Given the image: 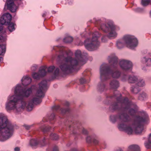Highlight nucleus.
Listing matches in <instances>:
<instances>
[{
    "label": "nucleus",
    "instance_id": "54",
    "mask_svg": "<svg viewBox=\"0 0 151 151\" xmlns=\"http://www.w3.org/2000/svg\"><path fill=\"white\" fill-rule=\"evenodd\" d=\"M96 22L97 23V24H100V23H99V22H100V21L99 20H98L97 21H96Z\"/></svg>",
    "mask_w": 151,
    "mask_h": 151
},
{
    "label": "nucleus",
    "instance_id": "31",
    "mask_svg": "<svg viewBox=\"0 0 151 151\" xmlns=\"http://www.w3.org/2000/svg\"><path fill=\"white\" fill-rule=\"evenodd\" d=\"M50 128V127L49 126H44L41 128V130L42 131L45 132L48 131Z\"/></svg>",
    "mask_w": 151,
    "mask_h": 151
},
{
    "label": "nucleus",
    "instance_id": "56",
    "mask_svg": "<svg viewBox=\"0 0 151 151\" xmlns=\"http://www.w3.org/2000/svg\"><path fill=\"white\" fill-rule=\"evenodd\" d=\"M43 17H44V14H43V15H42Z\"/></svg>",
    "mask_w": 151,
    "mask_h": 151
},
{
    "label": "nucleus",
    "instance_id": "23",
    "mask_svg": "<svg viewBox=\"0 0 151 151\" xmlns=\"http://www.w3.org/2000/svg\"><path fill=\"white\" fill-rule=\"evenodd\" d=\"M105 88V85L102 82L100 83L98 85V89L100 92H102L104 91Z\"/></svg>",
    "mask_w": 151,
    "mask_h": 151
},
{
    "label": "nucleus",
    "instance_id": "3",
    "mask_svg": "<svg viewBox=\"0 0 151 151\" xmlns=\"http://www.w3.org/2000/svg\"><path fill=\"white\" fill-rule=\"evenodd\" d=\"M35 87L34 86H32L27 90L23 89L20 85H17L15 89V94L8 98L5 104L6 110H16L19 111L24 109L27 103L23 100V98L28 97Z\"/></svg>",
    "mask_w": 151,
    "mask_h": 151
},
{
    "label": "nucleus",
    "instance_id": "50",
    "mask_svg": "<svg viewBox=\"0 0 151 151\" xmlns=\"http://www.w3.org/2000/svg\"><path fill=\"white\" fill-rule=\"evenodd\" d=\"M20 149L18 147H16L14 149V150L15 151H19Z\"/></svg>",
    "mask_w": 151,
    "mask_h": 151
},
{
    "label": "nucleus",
    "instance_id": "1",
    "mask_svg": "<svg viewBox=\"0 0 151 151\" xmlns=\"http://www.w3.org/2000/svg\"><path fill=\"white\" fill-rule=\"evenodd\" d=\"M110 119L113 123L118 121V127L119 130L124 131L129 134H132L133 130L137 134L141 133L143 129L144 125L149 120L148 115L144 112H139V115L135 116L132 125L133 128L130 125L126 124L131 121V118L124 112L119 113L116 115H111L110 116Z\"/></svg>",
    "mask_w": 151,
    "mask_h": 151
},
{
    "label": "nucleus",
    "instance_id": "53",
    "mask_svg": "<svg viewBox=\"0 0 151 151\" xmlns=\"http://www.w3.org/2000/svg\"><path fill=\"white\" fill-rule=\"evenodd\" d=\"M69 103L68 102H66L65 104V105L66 106H68L69 105Z\"/></svg>",
    "mask_w": 151,
    "mask_h": 151
},
{
    "label": "nucleus",
    "instance_id": "9",
    "mask_svg": "<svg viewBox=\"0 0 151 151\" xmlns=\"http://www.w3.org/2000/svg\"><path fill=\"white\" fill-rule=\"evenodd\" d=\"M100 35L98 32H94L92 35V38L90 42L89 39L85 41V46L86 48L89 51H92L96 49L99 45V42L98 41V38Z\"/></svg>",
    "mask_w": 151,
    "mask_h": 151
},
{
    "label": "nucleus",
    "instance_id": "19",
    "mask_svg": "<svg viewBox=\"0 0 151 151\" xmlns=\"http://www.w3.org/2000/svg\"><path fill=\"white\" fill-rule=\"evenodd\" d=\"M138 78L137 77L134 75H129L128 77V82L130 83H134L137 81Z\"/></svg>",
    "mask_w": 151,
    "mask_h": 151
},
{
    "label": "nucleus",
    "instance_id": "8",
    "mask_svg": "<svg viewBox=\"0 0 151 151\" xmlns=\"http://www.w3.org/2000/svg\"><path fill=\"white\" fill-rule=\"evenodd\" d=\"M100 73V78L102 80L109 78L110 74L114 78H119L121 74V72L117 70H113L110 73L109 67L106 64H104L101 66Z\"/></svg>",
    "mask_w": 151,
    "mask_h": 151
},
{
    "label": "nucleus",
    "instance_id": "51",
    "mask_svg": "<svg viewBox=\"0 0 151 151\" xmlns=\"http://www.w3.org/2000/svg\"><path fill=\"white\" fill-rule=\"evenodd\" d=\"M45 139L44 138V139L42 141V143H43L42 144V146H44L45 145Z\"/></svg>",
    "mask_w": 151,
    "mask_h": 151
},
{
    "label": "nucleus",
    "instance_id": "30",
    "mask_svg": "<svg viewBox=\"0 0 151 151\" xmlns=\"http://www.w3.org/2000/svg\"><path fill=\"white\" fill-rule=\"evenodd\" d=\"M3 29L1 30L0 31V34H1V31ZM6 38V34L4 33L3 34H1L0 35V40L1 42H3L4 41Z\"/></svg>",
    "mask_w": 151,
    "mask_h": 151
},
{
    "label": "nucleus",
    "instance_id": "37",
    "mask_svg": "<svg viewBox=\"0 0 151 151\" xmlns=\"http://www.w3.org/2000/svg\"><path fill=\"white\" fill-rule=\"evenodd\" d=\"M55 68L54 66H51L49 67L48 68V71L49 72H52Z\"/></svg>",
    "mask_w": 151,
    "mask_h": 151
},
{
    "label": "nucleus",
    "instance_id": "7",
    "mask_svg": "<svg viewBox=\"0 0 151 151\" xmlns=\"http://www.w3.org/2000/svg\"><path fill=\"white\" fill-rule=\"evenodd\" d=\"M138 41L136 38L133 36L127 35L117 41L116 46L118 48L121 49L125 45L128 47L132 49L136 47Z\"/></svg>",
    "mask_w": 151,
    "mask_h": 151
},
{
    "label": "nucleus",
    "instance_id": "32",
    "mask_svg": "<svg viewBox=\"0 0 151 151\" xmlns=\"http://www.w3.org/2000/svg\"><path fill=\"white\" fill-rule=\"evenodd\" d=\"M50 138L53 140H57L58 138V137L56 134L52 133L50 135Z\"/></svg>",
    "mask_w": 151,
    "mask_h": 151
},
{
    "label": "nucleus",
    "instance_id": "45",
    "mask_svg": "<svg viewBox=\"0 0 151 151\" xmlns=\"http://www.w3.org/2000/svg\"><path fill=\"white\" fill-rule=\"evenodd\" d=\"M80 81L81 84H83L85 82L86 80L84 79L81 78L80 79Z\"/></svg>",
    "mask_w": 151,
    "mask_h": 151
},
{
    "label": "nucleus",
    "instance_id": "55",
    "mask_svg": "<svg viewBox=\"0 0 151 151\" xmlns=\"http://www.w3.org/2000/svg\"><path fill=\"white\" fill-rule=\"evenodd\" d=\"M11 10V12H16V10Z\"/></svg>",
    "mask_w": 151,
    "mask_h": 151
},
{
    "label": "nucleus",
    "instance_id": "49",
    "mask_svg": "<svg viewBox=\"0 0 151 151\" xmlns=\"http://www.w3.org/2000/svg\"><path fill=\"white\" fill-rule=\"evenodd\" d=\"M148 142L151 144V134L150 135V137L148 139Z\"/></svg>",
    "mask_w": 151,
    "mask_h": 151
},
{
    "label": "nucleus",
    "instance_id": "47",
    "mask_svg": "<svg viewBox=\"0 0 151 151\" xmlns=\"http://www.w3.org/2000/svg\"><path fill=\"white\" fill-rule=\"evenodd\" d=\"M82 132H83V133L84 134H86L88 133L86 129H83Z\"/></svg>",
    "mask_w": 151,
    "mask_h": 151
},
{
    "label": "nucleus",
    "instance_id": "25",
    "mask_svg": "<svg viewBox=\"0 0 151 151\" xmlns=\"http://www.w3.org/2000/svg\"><path fill=\"white\" fill-rule=\"evenodd\" d=\"M38 144V142L36 139H32L30 141V144L32 147L37 146Z\"/></svg>",
    "mask_w": 151,
    "mask_h": 151
},
{
    "label": "nucleus",
    "instance_id": "11",
    "mask_svg": "<svg viewBox=\"0 0 151 151\" xmlns=\"http://www.w3.org/2000/svg\"><path fill=\"white\" fill-rule=\"evenodd\" d=\"M12 16L9 13H6L3 14L1 17L0 19V24L3 27L2 25H7L11 22L12 20Z\"/></svg>",
    "mask_w": 151,
    "mask_h": 151
},
{
    "label": "nucleus",
    "instance_id": "6",
    "mask_svg": "<svg viewBox=\"0 0 151 151\" xmlns=\"http://www.w3.org/2000/svg\"><path fill=\"white\" fill-rule=\"evenodd\" d=\"M14 127L5 119L0 118V140L4 141L9 139L12 135Z\"/></svg>",
    "mask_w": 151,
    "mask_h": 151
},
{
    "label": "nucleus",
    "instance_id": "26",
    "mask_svg": "<svg viewBox=\"0 0 151 151\" xmlns=\"http://www.w3.org/2000/svg\"><path fill=\"white\" fill-rule=\"evenodd\" d=\"M137 86L139 87H143L145 85V81L142 79H139L137 80Z\"/></svg>",
    "mask_w": 151,
    "mask_h": 151
},
{
    "label": "nucleus",
    "instance_id": "34",
    "mask_svg": "<svg viewBox=\"0 0 151 151\" xmlns=\"http://www.w3.org/2000/svg\"><path fill=\"white\" fill-rule=\"evenodd\" d=\"M129 76L124 74L122 75V80L123 81H126V80H128V77Z\"/></svg>",
    "mask_w": 151,
    "mask_h": 151
},
{
    "label": "nucleus",
    "instance_id": "2",
    "mask_svg": "<svg viewBox=\"0 0 151 151\" xmlns=\"http://www.w3.org/2000/svg\"><path fill=\"white\" fill-rule=\"evenodd\" d=\"M73 54L72 52L70 50L65 51L62 48H60V54L58 57L63 62L60 67L61 70L65 73H70L78 65H83L86 63L85 57L82 55L80 50H78L76 51L75 58H73L68 55Z\"/></svg>",
    "mask_w": 151,
    "mask_h": 151
},
{
    "label": "nucleus",
    "instance_id": "13",
    "mask_svg": "<svg viewBox=\"0 0 151 151\" xmlns=\"http://www.w3.org/2000/svg\"><path fill=\"white\" fill-rule=\"evenodd\" d=\"M46 72L45 69H40L39 74L36 73H33L32 74L33 78L35 79H39L41 77L45 76L46 74Z\"/></svg>",
    "mask_w": 151,
    "mask_h": 151
},
{
    "label": "nucleus",
    "instance_id": "39",
    "mask_svg": "<svg viewBox=\"0 0 151 151\" xmlns=\"http://www.w3.org/2000/svg\"><path fill=\"white\" fill-rule=\"evenodd\" d=\"M59 69L58 68H57L55 70L54 73V75L55 76H57L59 74Z\"/></svg>",
    "mask_w": 151,
    "mask_h": 151
},
{
    "label": "nucleus",
    "instance_id": "15",
    "mask_svg": "<svg viewBox=\"0 0 151 151\" xmlns=\"http://www.w3.org/2000/svg\"><path fill=\"white\" fill-rule=\"evenodd\" d=\"M6 4L7 5L8 9H17L18 8V6H16L14 4L12 0H6Z\"/></svg>",
    "mask_w": 151,
    "mask_h": 151
},
{
    "label": "nucleus",
    "instance_id": "21",
    "mask_svg": "<svg viewBox=\"0 0 151 151\" xmlns=\"http://www.w3.org/2000/svg\"><path fill=\"white\" fill-rule=\"evenodd\" d=\"M6 51V46L4 45H0V55H3ZM3 58L2 57H0V62L2 61Z\"/></svg>",
    "mask_w": 151,
    "mask_h": 151
},
{
    "label": "nucleus",
    "instance_id": "44",
    "mask_svg": "<svg viewBox=\"0 0 151 151\" xmlns=\"http://www.w3.org/2000/svg\"><path fill=\"white\" fill-rule=\"evenodd\" d=\"M55 117V114L54 113L52 114L49 117L50 119L53 120L54 119Z\"/></svg>",
    "mask_w": 151,
    "mask_h": 151
},
{
    "label": "nucleus",
    "instance_id": "29",
    "mask_svg": "<svg viewBox=\"0 0 151 151\" xmlns=\"http://www.w3.org/2000/svg\"><path fill=\"white\" fill-rule=\"evenodd\" d=\"M73 38L70 37H66L64 39V42L66 43L71 42L73 41Z\"/></svg>",
    "mask_w": 151,
    "mask_h": 151
},
{
    "label": "nucleus",
    "instance_id": "40",
    "mask_svg": "<svg viewBox=\"0 0 151 151\" xmlns=\"http://www.w3.org/2000/svg\"><path fill=\"white\" fill-rule=\"evenodd\" d=\"M60 108V106L58 105L55 106H53L52 109L54 111H57Z\"/></svg>",
    "mask_w": 151,
    "mask_h": 151
},
{
    "label": "nucleus",
    "instance_id": "52",
    "mask_svg": "<svg viewBox=\"0 0 151 151\" xmlns=\"http://www.w3.org/2000/svg\"><path fill=\"white\" fill-rule=\"evenodd\" d=\"M115 151H123V150H122V149L118 148V149H116Z\"/></svg>",
    "mask_w": 151,
    "mask_h": 151
},
{
    "label": "nucleus",
    "instance_id": "18",
    "mask_svg": "<svg viewBox=\"0 0 151 151\" xmlns=\"http://www.w3.org/2000/svg\"><path fill=\"white\" fill-rule=\"evenodd\" d=\"M127 151H140V148L137 145H131L128 147Z\"/></svg>",
    "mask_w": 151,
    "mask_h": 151
},
{
    "label": "nucleus",
    "instance_id": "20",
    "mask_svg": "<svg viewBox=\"0 0 151 151\" xmlns=\"http://www.w3.org/2000/svg\"><path fill=\"white\" fill-rule=\"evenodd\" d=\"M142 62L147 66L151 65V59L148 58L144 57L142 60Z\"/></svg>",
    "mask_w": 151,
    "mask_h": 151
},
{
    "label": "nucleus",
    "instance_id": "58",
    "mask_svg": "<svg viewBox=\"0 0 151 151\" xmlns=\"http://www.w3.org/2000/svg\"><path fill=\"white\" fill-rule=\"evenodd\" d=\"M150 2H151V1H150Z\"/></svg>",
    "mask_w": 151,
    "mask_h": 151
},
{
    "label": "nucleus",
    "instance_id": "27",
    "mask_svg": "<svg viewBox=\"0 0 151 151\" xmlns=\"http://www.w3.org/2000/svg\"><path fill=\"white\" fill-rule=\"evenodd\" d=\"M131 91L134 93L137 94L140 91V89L137 87L133 86L132 87Z\"/></svg>",
    "mask_w": 151,
    "mask_h": 151
},
{
    "label": "nucleus",
    "instance_id": "16",
    "mask_svg": "<svg viewBox=\"0 0 151 151\" xmlns=\"http://www.w3.org/2000/svg\"><path fill=\"white\" fill-rule=\"evenodd\" d=\"M109 85L111 89H115L119 87V83L116 80H113L111 81Z\"/></svg>",
    "mask_w": 151,
    "mask_h": 151
},
{
    "label": "nucleus",
    "instance_id": "28",
    "mask_svg": "<svg viewBox=\"0 0 151 151\" xmlns=\"http://www.w3.org/2000/svg\"><path fill=\"white\" fill-rule=\"evenodd\" d=\"M150 0H141V4L144 6H147L150 3Z\"/></svg>",
    "mask_w": 151,
    "mask_h": 151
},
{
    "label": "nucleus",
    "instance_id": "17",
    "mask_svg": "<svg viewBox=\"0 0 151 151\" xmlns=\"http://www.w3.org/2000/svg\"><path fill=\"white\" fill-rule=\"evenodd\" d=\"M22 84L24 86H27L31 82V79L28 76L23 77L21 80Z\"/></svg>",
    "mask_w": 151,
    "mask_h": 151
},
{
    "label": "nucleus",
    "instance_id": "57",
    "mask_svg": "<svg viewBox=\"0 0 151 151\" xmlns=\"http://www.w3.org/2000/svg\"><path fill=\"white\" fill-rule=\"evenodd\" d=\"M42 74H43V73L42 72Z\"/></svg>",
    "mask_w": 151,
    "mask_h": 151
},
{
    "label": "nucleus",
    "instance_id": "38",
    "mask_svg": "<svg viewBox=\"0 0 151 151\" xmlns=\"http://www.w3.org/2000/svg\"><path fill=\"white\" fill-rule=\"evenodd\" d=\"M93 139L90 136L87 137L86 139L87 142L88 143H91L93 141Z\"/></svg>",
    "mask_w": 151,
    "mask_h": 151
},
{
    "label": "nucleus",
    "instance_id": "14",
    "mask_svg": "<svg viewBox=\"0 0 151 151\" xmlns=\"http://www.w3.org/2000/svg\"><path fill=\"white\" fill-rule=\"evenodd\" d=\"M109 63L111 64V65L114 68H116L118 65V59L115 56L112 57H109Z\"/></svg>",
    "mask_w": 151,
    "mask_h": 151
},
{
    "label": "nucleus",
    "instance_id": "43",
    "mask_svg": "<svg viewBox=\"0 0 151 151\" xmlns=\"http://www.w3.org/2000/svg\"><path fill=\"white\" fill-rule=\"evenodd\" d=\"M32 126V125L29 126L26 124H24L23 125V126L27 130L29 129Z\"/></svg>",
    "mask_w": 151,
    "mask_h": 151
},
{
    "label": "nucleus",
    "instance_id": "10",
    "mask_svg": "<svg viewBox=\"0 0 151 151\" xmlns=\"http://www.w3.org/2000/svg\"><path fill=\"white\" fill-rule=\"evenodd\" d=\"M100 28L106 32H108L110 31L108 35L109 37L115 36L116 35L115 31L118 30L119 29L118 27L116 26L112 23H109L106 24L101 25Z\"/></svg>",
    "mask_w": 151,
    "mask_h": 151
},
{
    "label": "nucleus",
    "instance_id": "4",
    "mask_svg": "<svg viewBox=\"0 0 151 151\" xmlns=\"http://www.w3.org/2000/svg\"><path fill=\"white\" fill-rule=\"evenodd\" d=\"M121 97V95L119 92L117 91L114 92V96L111 97L116 99L117 102L111 105L110 107L111 110L125 112L131 107V103L129 101L128 99L125 98L122 99Z\"/></svg>",
    "mask_w": 151,
    "mask_h": 151
},
{
    "label": "nucleus",
    "instance_id": "36",
    "mask_svg": "<svg viewBox=\"0 0 151 151\" xmlns=\"http://www.w3.org/2000/svg\"><path fill=\"white\" fill-rule=\"evenodd\" d=\"M93 143L95 145L98 144L99 143V141L97 138L96 137L93 139Z\"/></svg>",
    "mask_w": 151,
    "mask_h": 151
},
{
    "label": "nucleus",
    "instance_id": "24",
    "mask_svg": "<svg viewBox=\"0 0 151 151\" xmlns=\"http://www.w3.org/2000/svg\"><path fill=\"white\" fill-rule=\"evenodd\" d=\"M7 25H8V29L10 32H12L15 30V24L14 23L10 22Z\"/></svg>",
    "mask_w": 151,
    "mask_h": 151
},
{
    "label": "nucleus",
    "instance_id": "33",
    "mask_svg": "<svg viewBox=\"0 0 151 151\" xmlns=\"http://www.w3.org/2000/svg\"><path fill=\"white\" fill-rule=\"evenodd\" d=\"M136 112V110L134 109H130L129 111V114L131 115H134Z\"/></svg>",
    "mask_w": 151,
    "mask_h": 151
},
{
    "label": "nucleus",
    "instance_id": "5",
    "mask_svg": "<svg viewBox=\"0 0 151 151\" xmlns=\"http://www.w3.org/2000/svg\"><path fill=\"white\" fill-rule=\"evenodd\" d=\"M39 86L35 96L33 97L32 101H29L26 105L25 107L28 111L32 110L34 106L33 104H37L42 102L41 98L44 96V91L47 88V81H42L39 84Z\"/></svg>",
    "mask_w": 151,
    "mask_h": 151
},
{
    "label": "nucleus",
    "instance_id": "41",
    "mask_svg": "<svg viewBox=\"0 0 151 151\" xmlns=\"http://www.w3.org/2000/svg\"><path fill=\"white\" fill-rule=\"evenodd\" d=\"M60 110L61 111V113H62V114H64L67 111H68L69 109H64L63 108H62Z\"/></svg>",
    "mask_w": 151,
    "mask_h": 151
},
{
    "label": "nucleus",
    "instance_id": "42",
    "mask_svg": "<svg viewBox=\"0 0 151 151\" xmlns=\"http://www.w3.org/2000/svg\"><path fill=\"white\" fill-rule=\"evenodd\" d=\"M37 68V66L35 65H33L32 68H31V70L33 71H35L36 70V69Z\"/></svg>",
    "mask_w": 151,
    "mask_h": 151
},
{
    "label": "nucleus",
    "instance_id": "35",
    "mask_svg": "<svg viewBox=\"0 0 151 151\" xmlns=\"http://www.w3.org/2000/svg\"><path fill=\"white\" fill-rule=\"evenodd\" d=\"M144 144L145 147L147 149H149L151 148V144L149 142H146Z\"/></svg>",
    "mask_w": 151,
    "mask_h": 151
},
{
    "label": "nucleus",
    "instance_id": "48",
    "mask_svg": "<svg viewBox=\"0 0 151 151\" xmlns=\"http://www.w3.org/2000/svg\"><path fill=\"white\" fill-rule=\"evenodd\" d=\"M106 39V37L104 36L103 38L101 39V41L102 42H106V41L105 40Z\"/></svg>",
    "mask_w": 151,
    "mask_h": 151
},
{
    "label": "nucleus",
    "instance_id": "22",
    "mask_svg": "<svg viewBox=\"0 0 151 151\" xmlns=\"http://www.w3.org/2000/svg\"><path fill=\"white\" fill-rule=\"evenodd\" d=\"M147 97V95L146 93L142 92L139 94L138 97V99L141 101H143Z\"/></svg>",
    "mask_w": 151,
    "mask_h": 151
},
{
    "label": "nucleus",
    "instance_id": "12",
    "mask_svg": "<svg viewBox=\"0 0 151 151\" xmlns=\"http://www.w3.org/2000/svg\"><path fill=\"white\" fill-rule=\"evenodd\" d=\"M119 64L120 67L125 70L130 69L132 66V63L127 60H121L120 61Z\"/></svg>",
    "mask_w": 151,
    "mask_h": 151
},
{
    "label": "nucleus",
    "instance_id": "46",
    "mask_svg": "<svg viewBox=\"0 0 151 151\" xmlns=\"http://www.w3.org/2000/svg\"><path fill=\"white\" fill-rule=\"evenodd\" d=\"M52 151H58V147L57 146L54 147Z\"/></svg>",
    "mask_w": 151,
    "mask_h": 151
}]
</instances>
